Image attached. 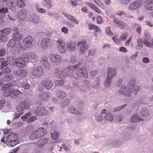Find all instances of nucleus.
Masks as SVG:
<instances>
[{
    "instance_id": "5fc2aeb1",
    "label": "nucleus",
    "mask_w": 153,
    "mask_h": 153,
    "mask_svg": "<svg viewBox=\"0 0 153 153\" xmlns=\"http://www.w3.org/2000/svg\"><path fill=\"white\" fill-rule=\"evenodd\" d=\"M126 104H125L122 105L120 106H119L118 107H117V108H115L113 110V111L114 112H116L117 111H119L123 109L124 108H125V107H126Z\"/></svg>"
},
{
    "instance_id": "13d9d810",
    "label": "nucleus",
    "mask_w": 153,
    "mask_h": 153,
    "mask_svg": "<svg viewBox=\"0 0 153 153\" xmlns=\"http://www.w3.org/2000/svg\"><path fill=\"white\" fill-rule=\"evenodd\" d=\"M9 62V64L11 65H16V59H14L10 58L8 59Z\"/></svg>"
},
{
    "instance_id": "f704fd0d",
    "label": "nucleus",
    "mask_w": 153,
    "mask_h": 153,
    "mask_svg": "<svg viewBox=\"0 0 153 153\" xmlns=\"http://www.w3.org/2000/svg\"><path fill=\"white\" fill-rule=\"evenodd\" d=\"M56 95L59 99H62L66 96V93L61 91H58L57 92Z\"/></svg>"
},
{
    "instance_id": "7ed1b4c3",
    "label": "nucleus",
    "mask_w": 153,
    "mask_h": 153,
    "mask_svg": "<svg viewBox=\"0 0 153 153\" xmlns=\"http://www.w3.org/2000/svg\"><path fill=\"white\" fill-rule=\"evenodd\" d=\"M7 46L8 47L12 48V52L15 55L19 54L21 51L24 49V47L21 43L19 42H16L14 40H10L7 44Z\"/></svg>"
},
{
    "instance_id": "58836bf2",
    "label": "nucleus",
    "mask_w": 153,
    "mask_h": 153,
    "mask_svg": "<svg viewBox=\"0 0 153 153\" xmlns=\"http://www.w3.org/2000/svg\"><path fill=\"white\" fill-rule=\"evenodd\" d=\"M9 39L8 36L0 35V42H7Z\"/></svg>"
},
{
    "instance_id": "79ce46f5",
    "label": "nucleus",
    "mask_w": 153,
    "mask_h": 153,
    "mask_svg": "<svg viewBox=\"0 0 153 153\" xmlns=\"http://www.w3.org/2000/svg\"><path fill=\"white\" fill-rule=\"evenodd\" d=\"M13 78V76L12 75H7L4 77L3 79L4 82H7L11 80Z\"/></svg>"
},
{
    "instance_id": "c756f323",
    "label": "nucleus",
    "mask_w": 153,
    "mask_h": 153,
    "mask_svg": "<svg viewBox=\"0 0 153 153\" xmlns=\"http://www.w3.org/2000/svg\"><path fill=\"white\" fill-rule=\"evenodd\" d=\"M143 119L140 118L137 114L133 115L130 120V121L132 123L138 122L143 121Z\"/></svg>"
},
{
    "instance_id": "c9c22d12",
    "label": "nucleus",
    "mask_w": 153,
    "mask_h": 153,
    "mask_svg": "<svg viewBox=\"0 0 153 153\" xmlns=\"http://www.w3.org/2000/svg\"><path fill=\"white\" fill-rule=\"evenodd\" d=\"M143 47V40L141 39H139L137 40V45L136 46L137 50H140Z\"/></svg>"
},
{
    "instance_id": "864d4df0",
    "label": "nucleus",
    "mask_w": 153,
    "mask_h": 153,
    "mask_svg": "<svg viewBox=\"0 0 153 153\" xmlns=\"http://www.w3.org/2000/svg\"><path fill=\"white\" fill-rule=\"evenodd\" d=\"M135 27L136 28L137 32L138 33V34H141V26L140 24H135Z\"/></svg>"
},
{
    "instance_id": "774afa93",
    "label": "nucleus",
    "mask_w": 153,
    "mask_h": 153,
    "mask_svg": "<svg viewBox=\"0 0 153 153\" xmlns=\"http://www.w3.org/2000/svg\"><path fill=\"white\" fill-rule=\"evenodd\" d=\"M105 33L106 34H108L110 36L112 35V33L111 31V29L109 27H107L105 30Z\"/></svg>"
},
{
    "instance_id": "0eeeda50",
    "label": "nucleus",
    "mask_w": 153,
    "mask_h": 153,
    "mask_svg": "<svg viewBox=\"0 0 153 153\" xmlns=\"http://www.w3.org/2000/svg\"><path fill=\"white\" fill-rule=\"evenodd\" d=\"M31 112L37 115H44L47 114L48 111L43 107L33 106L30 109Z\"/></svg>"
},
{
    "instance_id": "4468645a",
    "label": "nucleus",
    "mask_w": 153,
    "mask_h": 153,
    "mask_svg": "<svg viewBox=\"0 0 153 153\" xmlns=\"http://www.w3.org/2000/svg\"><path fill=\"white\" fill-rule=\"evenodd\" d=\"M142 4L141 1H136L131 3L128 7L129 10L132 11L136 10L139 8Z\"/></svg>"
},
{
    "instance_id": "ea45409f",
    "label": "nucleus",
    "mask_w": 153,
    "mask_h": 153,
    "mask_svg": "<svg viewBox=\"0 0 153 153\" xmlns=\"http://www.w3.org/2000/svg\"><path fill=\"white\" fill-rule=\"evenodd\" d=\"M31 115V114L30 112L27 113L24 115L22 117L21 119L23 120V121H27H27L28 118Z\"/></svg>"
},
{
    "instance_id": "72a5a7b5",
    "label": "nucleus",
    "mask_w": 153,
    "mask_h": 153,
    "mask_svg": "<svg viewBox=\"0 0 153 153\" xmlns=\"http://www.w3.org/2000/svg\"><path fill=\"white\" fill-rule=\"evenodd\" d=\"M11 32V29L10 28H7L0 30V35L3 34L5 36H8Z\"/></svg>"
},
{
    "instance_id": "bb28decb",
    "label": "nucleus",
    "mask_w": 153,
    "mask_h": 153,
    "mask_svg": "<svg viewBox=\"0 0 153 153\" xmlns=\"http://www.w3.org/2000/svg\"><path fill=\"white\" fill-rule=\"evenodd\" d=\"M68 111L70 113L79 115H82V112L77 110L75 108L72 106L69 107L68 108Z\"/></svg>"
},
{
    "instance_id": "e2e57ef3",
    "label": "nucleus",
    "mask_w": 153,
    "mask_h": 153,
    "mask_svg": "<svg viewBox=\"0 0 153 153\" xmlns=\"http://www.w3.org/2000/svg\"><path fill=\"white\" fill-rule=\"evenodd\" d=\"M33 129V126L31 125H30L26 128V130L27 131L30 132L32 131Z\"/></svg>"
},
{
    "instance_id": "473e14b6",
    "label": "nucleus",
    "mask_w": 153,
    "mask_h": 153,
    "mask_svg": "<svg viewBox=\"0 0 153 153\" xmlns=\"http://www.w3.org/2000/svg\"><path fill=\"white\" fill-rule=\"evenodd\" d=\"M7 65V59L0 57V68L2 69Z\"/></svg>"
},
{
    "instance_id": "5701e85b",
    "label": "nucleus",
    "mask_w": 153,
    "mask_h": 153,
    "mask_svg": "<svg viewBox=\"0 0 153 153\" xmlns=\"http://www.w3.org/2000/svg\"><path fill=\"white\" fill-rule=\"evenodd\" d=\"M24 54H26L27 57L28 58V61L29 60H35L37 58L36 53L34 52H25L24 53Z\"/></svg>"
},
{
    "instance_id": "a19ab883",
    "label": "nucleus",
    "mask_w": 153,
    "mask_h": 153,
    "mask_svg": "<svg viewBox=\"0 0 153 153\" xmlns=\"http://www.w3.org/2000/svg\"><path fill=\"white\" fill-rule=\"evenodd\" d=\"M141 115L144 118H146L147 117L149 114L148 111L146 110H142L141 111Z\"/></svg>"
},
{
    "instance_id": "bf43d9fd",
    "label": "nucleus",
    "mask_w": 153,
    "mask_h": 153,
    "mask_svg": "<svg viewBox=\"0 0 153 153\" xmlns=\"http://www.w3.org/2000/svg\"><path fill=\"white\" fill-rule=\"evenodd\" d=\"M95 3L100 7L104 8V6L99 0H94Z\"/></svg>"
},
{
    "instance_id": "423d86ee",
    "label": "nucleus",
    "mask_w": 153,
    "mask_h": 153,
    "mask_svg": "<svg viewBox=\"0 0 153 153\" xmlns=\"http://www.w3.org/2000/svg\"><path fill=\"white\" fill-rule=\"evenodd\" d=\"M26 54L24 53L22 55L21 57H18L16 59V65L18 67H24L25 63L28 62V58Z\"/></svg>"
},
{
    "instance_id": "9b49d317",
    "label": "nucleus",
    "mask_w": 153,
    "mask_h": 153,
    "mask_svg": "<svg viewBox=\"0 0 153 153\" xmlns=\"http://www.w3.org/2000/svg\"><path fill=\"white\" fill-rule=\"evenodd\" d=\"M13 73L18 77L24 78L27 76L28 72L27 70L18 69L14 71Z\"/></svg>"
},
{
    "instance_id": "a18cd8bd",
    "label": "nucleus",
    "mask_w": 153,
    "mask_h": 153,
    "mask_svg": "<svg viewBox=\"0 0 153 153\" xmlns=\"http://www.w3.org/2000/svg\"><path fill=\"white\" fill-rule=\"evenodd\" d=\"M62 14L68 20L70 21H72L74 17L73 16L69 14H68L66 13L63 12L62 13Z\"/></svg>"
},
{
    "instance_id": "39448f33",
    "label": "nucleus",
    "mask_w": 153,
    "mask_h": 153,
    "mask_svg": "<svg viewBox=\"0 0 153 153\" xmlns=\"http://www.w3.org/2000/svg\"><path fill=\"white\" fill-rule=\"evenodd\" d=\"M6 141L8 145L10 147H13L19 143L16 135L13 133H10L7 136Z\"/></svg>"
},
{
    "instance_id": "20e7f679",
    "label": "nucleus",
    "mask_w": 153,
    "mask_h": 153,
    "mask_svg": "<svg viewBox=\"0 0 153 153\" xmlns=\"http://www.w3.org/2000/svg\"><path fill=\"white\" fill-rule=\"evenodd\" d=\"M46 134V130L42 127H40L35 129L30 135V139L34 140L43 137Z\"/></svg>"
},
{
    "instance_id": "4be33fe9",
    "label": "nucleus",
    "mask_w": 153,
    "mask_h": 153,
    "mask_svg": "<svg viewBox=\"0 0 153 153\" xmlns=\"http://www.w3.org/2000/svg\"><path fill=\"white\" fill-rule=\"evenodd\" d=\"M116 72L114 68L111 67L108 68L107 76L108 79H112L116 75Z\"/></svg>"
},
{
    "instance_id": "49530a36",
    "label": "nucleus",
    "mask_w": 153,
    "mask_h": 153,
    "mask_svg": "<svg viewBox=\"0 0 153 153\" xmlns=\"http://www.w3.org/2000/svg\"><path fill=\"white\" fill-rule=\"evenodd\" d=\"M131 0H120V2L123 6H126L128 5Z\"/></svg>"
},
{
    "instance_id": "8fccbe9b",
    "label": "nucleus",
    "mask_w": 153,
    "mask_h": 153,
    "mask_svg": "<svg viewBox=\"0 0 153 153\" xmlns=\"http://www.w3.org/2000/svg\"><path fill=\"white\" fill-rule=\"evenodd\" d=\"M44 1L46 4L45 7L49 9L51 8L52 7V5L50 0H46Z\"/></svg>"
},
{
    "instance_id": "cd10ccee",
    "label": "nucleus",
    "mask_w": 153,
    "mask_h": 153,
    "mask_svg": "<svg viewBox=\"0 0 153 153\" xmlns=\"http://www.w3.org/2000/svg\"><path fill=\"white\" fill-rule=\"evenodd\" d=\"M23 36L18 31L13 33L12 35V39L15 41H19L23 38Z\"/></svg>"
},
{
    "instance_id": "a211bd4d",
    "label": "nucleus",
    "mask_w": 153,
    "mask_h": 153,
    "mask_svg": "<svg viewBox=\"0 0 153 153\" xmlns=\"http://www.w3.org/2000/svg\"><path fill=\"white\" fill-rule=\"evenodd\" d=\"M119 93L127 97L131 96L129 90H128L125 85H122L120 89L118 90Z\"/></svg>"
},
{
    "instance_id": "09e8293b",
    "label": "nucleus",
    "mask_w": 153,
    "mask_h": 153,
    "mask_svg": "<svg viewBox=\"0 0 153 153\" xmlns=\"http://www.w3.org/2000/svg\"><path fill=\"white\" fill-rule=\"evenodd\" d=\"M23 102L24 103V106L26 109H28L31 105V102L29 100H25L24 102Z\"/></svg>"
},
{
    "instance_id": "aec40b11",
    "label": "nucleus",
    "mask_w": 153,
    "mask_h": 153,
    "mask_svg": "<svg viewBox=\"0 0 153 153\" xmlns=\"http://www.w3.org/2000/svg\"><path fill=\"white\" fill-rule=\"evenodd\" d=\"M28 19L30 22L35 24H37L39 22V18L37 14H34L29 16Z\"/></svg>"
},
{
    "instance_id": "4d7b16f0",
    "label": "nucleus",
    "mask_w": 153,
    "mask_h": 153,
    "mask_svg": "<svg viewBox=\"0 0 153 153\" xmlns=\"http://www.w3.org/2000/svg\"><path fill=\"white\" fill-rule=\"evenodd\" d=\"M63 83V81L62 79L59 80H56L54 82V83L56 85H62Z\"/></svg>"
},
{
    "instance_id": "0e129e2a",
    "label": "nucleus",
    "mask_w": 153,
    "mask_h": 153,
    "mask_svg": "<svg viewBox=\"0 0 153 153\" xmlns=\"http://www.w3.org/2000/svg\"><path fill=\"white\" fill-rule=\"evenodd\" d=\"M95 118L96 120L99 121H101L103 118V115L102 114H100L96 116L95 115Z\"/></svg>"
},
{
    "instance_id": "052dcab7",
    "label": "nucleus",
    "mask_w": 153,
    "mask_h": 153,
    "mask_svg": "<svg viewBox=\"0 0 153 153\" xmlns=\"http://www.w3.org/2000/svg\"><path fill=\"white\" fill-rule=\"evenodd\" d=\"M5 100L4 99L0 100V110L1 109L5 106Z\"/></svg>"
},
{
    "instance_id": "de8ad7c7",
    "label": "nucleus",
    "mask_w": 153,
    "mask_h": 153,
    "mask_svg": "<svg viewBox=\"0 0 153 153\" xmlns=\"http://www.w3.org/2000/svg\"><path fill=\"white\" fill-rule=\"evenodd\" d=\"M105 118L107 120L109 121H112L113 119V115L111 114H107L105 117Z\"/></svg>"
},
{
    "instance_id": "338daca9",
    "label": "nucleus",
    "mask_w": 153,
    "mask_h": 153,
    "mask_svg": "<svg viewBox=\"0 0 153 153\" xmlns=\"http://www.w3.org/2000/svg\"><path fill=\"white\" fill-rule=\"evenodd\" d=\"M112 39L115 43L119 45L120 43V41L117 39L116 36H114L112 37Z\"/></svg>"
},
{
    "instance_id": "6e6d98bb",
    "label": "nucleus",
    "mask_w": 153,
    "mask_h": 153,
    "mask_svg": "<svg viewBox=\"0 0 153 153\" xmlns=\"http://www.w3.org/2000/svg\"><path fill=\"white\" fill-rule=\"evenodd\" d=\"M36 117L34 116L30 117L27 121V123H32L34 121L36 120Z\"/></svg>"
},
{
    "instance_id": "e433bc0d",
    "label": "nucleus",
    "mask_w": 153,
    "mask_h": 153,
    "mask_svg": "<svg viewBox=\"0 0 153 153\" xmlns=\"http://www.w3.org/2000/svg\"><path fill=\"white\" fill-rule=\"evenodd\" d=\"M51 135L52 139L56 140L59 137V134L56 131H54L51 133Z\"/></svg>"
},
{
    "instance_id": "f3484780",
    "label": "nucleus",
    "mask_w": 153,
    "mask_h": 153,
    "mask_svg": "<svg viewBox=\"0 0 153 153\" xmlns=\"http://www.w3.org/2000/svg\"><path fill=\"white\" fill-rule=\"evenodd\" d=\"M48 142V138L47 137L42 138L39 140L36 144L38 148H41L47 144Z\"/></svg>"
},
{
    "instance_id": "393cba45",
    "label": "nucleus",
    "mask_w": 153,
    "mask_h": 153,
    "mask_svg": "<svg viewBox=\"0 0 153 153\" xmlns=\"http://www.w3.org/2000/svg\"><path fill=\"white\" fill-rule=\"evenodd\" d=\"M26 109L24 106V103L23 102H20L17 106L16 110L17 112L22 114L24 113V111Z\"/></svg>"
},
{
    "instance_id": "b1692460",
    "label": "nucleus",
    "mask_w": 153,
    "mask_h": 153,
    "mask_svg": "<svg viewBox=\"0 0 153 153\" xmlns=\"http://www.w3.org/2000/svg\"><path fill=\"white\" fill-rule=\"evenodd\" d=\"M42 86L46 89H48L51 88L53 85V82L50 79L43 80L41 82Z\"/></svg>"
},
{
    "instance_id": "2eb2a0df",
    "label": "nucleus",
    "mask_w": 153,
    "mask_h": 153,
    "mask_svg": "<svg viewBox=\"0 0 153 153\" xmlns=\"http://www.w3.org/2000/svg\"><path fill=\"white\" fill-rule=\"evenodd\" d=\"M77 45L80 48L79 51L80 53H83L87 51V46L85 41L78 42Z\"/></svg>"
},
{
    "instance_id": "7c9ffc66",
    "label": "nucleus",
    "mask_w": 153,
    "mask_h": 153,
    "mask_svg": "<svg viewBox=\"0 0 153 153\" xmlns=\"http://www.w3.org/2000/svg\"><path fill=\"white\" fill-rule=\"evenodd\" d=\"M50 97L48 94L46 92L41 93L39 95V98L42 101L48 100Z\"/></svg>"
},
{
    "instance_id": "6ab92c4d",
    "label": "nucleus",
    "mask_w": 153,
    "mask_h": 153,
    "mask_svg": "<svg viewBox=\"0 0 153 153\" xmlns=\"http://www.w3.org/2000/svg\"><path fill=\"white\" fill-rule=\"evenodd\" d=\"M41 62L43 66L45 69H47L50 68L51 65L48 61V58L46 56H44L41 59Z\"/></svg>"
},
{
    "instance_id": "37998d69",
    "label": "nucleus",
    "mask_w": 153,
    "mask_h": 153,
    "mask_svg": "<svg viewBox=\"0 0 153 153\" xmlns=\"http://www.w3.org/2000/svg\"><path fill=\"white\" fill-rule=\"evenodd\" d=\"M3 4H0V13H2V14H5L7 12L8 9L7 8H5L3 7Z\"/></svg>"
},
{
    "instance_id": "412c9836",
    "label": "nucleus",
    "mask_w": 153,
    "mask_h": 153,
    "mask_svg": "<svg viewBox=\"0 0 153 153\" xmlns=\"http://www.w3.org/2000/svg\"><path fill=\"white\" fill-rule=\"evenodd\" d=\"M129 89V92L131 93H132L135 94H136L137 92L139 91L140 89V87L138 86H134L133 84H129L128 86V88Z\"/></svg>"
},
{
    "instance_id": "f8f14e48",
    "label": "nucleus",
    "mask_w": 153,
    "mask_h": 153,
    "mask_svg": "<svg viewBox=\"0 0 153 153\" xmlns=\"http://www.w3.org/2000/svg\"><path fill=\"white\" fill-rule=\"evenodd\" d=\"M49 59L51 62L56 65L59 64L61 61L60 56L56 54L50 55Z\"/></svg>"
},
{
    "instance_id": "9d476101",
    "label": "nucleus",
    "mask_w": 153,
    "mask_h": 153,
    "mask_svg": "<svg viewBox=\"0 0 153 153\" xmlns=\"http://www.w3.org/2000/svg\"><path fill=\"white\" fill-rule=\"evenodd\" d=\"M56 42L57 48L58 51L61 53H64L66 51L65 43L64 41L61 39L55 40Z\"/></svg>"
},
{
    "instance_id": "1a4fd4ad",
    "label": "nucleus",
    "mask_w": 153,
    "mask_h": 153,
    "mask_svg": "<svg viewBox=\"0 0 153 153\" xmlns=\"http://www.w3.org/2000/svg\"><path fill=\"white\" fill-rule=\"evenodd\" d=\"M51 39L49 38H43L38 43V45L42 49H47L51 46Z\"/></svg>"
},
{
    "instance_id": "f03ea898",
    "label": "nucleus",
    "mask_w": 153,
    "mask_h": 153,
    "mask_svg": "<svg viewBox=\"0 0 153 153\" xmlns=\"http://www.w3.org/2000/svg\"><path fill=\"white\" fill-rule=\"evenodd\" d=\"M13 86V84L9 83L4 85L1 88V90L4 91L3 94L5 97L10 96L12 98H15L19 95L22 94V93L19 90H15L13 89L9 88L12 87Z\"/></svg>"
},
{
    "instance_id": "4c0bfd02",
    "label": "nucleus",
    "mask_w": 153,
    "mask_h": 153,
    "mask_svg": "<svg viewBox=\"0 0 153 153\" xmlns=\"http://www.w3.org/2000/svg\"><path fill=\"white\" fill-rule=\"evenodd\" d=\"M16 4L18 7H24L25 5V0H17Z\"/></svg>"
},
{
    "instance_id": "c03bdc74",
    "label": "nucleus",
    "mask_w": 153,
    "mask_h": 153,
    "mask_svg": "<svg viewBox=\"0 0 153 153\" xmlns=\"http://www.w3.org/2000/svg\"><path fill=\"white\" fill-rule=\"evenodd\" d=\"M35 8L36 10L39 13H43L46 12V11L45 9L39 8L38 4H36V6Z\"/></svg>"
},
{
    "instance_id": "680f3d73",
    "label": "nucleus",
    "mask_w": 153,
    "mask_h": 153,
    "mask_svg": "<svg viewBox=\"0 0 153 153\" xmlns=\"http://www.w3.org/2000/svg\"><path fill=\"white\" fill-rule=\"evenodd\" d=\"M70 101L68 99H67L65 100L62 104V106L63 107L67 106L69 103Z\"/></svg>"
},
{
    "instance_id": "2f4dec72",
    "label": "nucleus",
    "mask_w": 153,
    "mask_h": 153,
    "mask_svg": "<svg viewBox=\"0 0 153 153\" xmlns=\"http://www.w3.org/2000/svg\"><path fill=\"white\" fill-rule=\"evenodd\" d=\"M86 4L87 5L89 6L91 8L94 10L97 13L99 14H101L102 13L101 10L93 4L88 2H86Z\"/></svg>"
},
{
    "instance_id": "ddd939ff",
    "label": "nucleus",
    "mask_w": 153,
    "mask_h": 153,
    "mask_svg": "<svg viewBox=\"0 0 153 153\" xmlns=\"http://www.w3.org/2000/svg\"><path fill=\"white\" fill-rule=\"evenodd\" d=\"M33 41L32 37L30 36H28L23 39L22 43L25 47L28 48L31 46Z\"/></svg>"
},
{
    "instance_id": "a878e982",
    "label": "nucleus",
    "mask_w": 153,
    "mask_h": 153,
    "mask_svg": "<svg viewBox=\"0 0 153 153\" xmlns=\"http://www.w3.org/2000/svg\"><path fill=\"white\" fill-rule=\"evenodd\" d=\"M66 46L67 50L70 51H74L76 49L75 44L71 42H66Z\"/></svg>"
},
{
    "instance_id": "603ef678",
    "label": "nucleus",
    "mask_w": 153,
    "mask_h": 153,
    "mask_svg": "<svg viewBox=\"0 0 153 153\" xmlns=\"http://www.w3.org/2000/svg\"><path fill=\"white\" fill-rule=\"evenodd\" d=\"M111 79H108V78L107 77L104 83V85L105 87H108L110 85L111 83Z\"/></svg>"
},
{
    "instance_id": "69168bd1",
    "label": "nucleus",
    "mask_w": 153,
    "mask_h": 153,
    "mask_svg": "<svg viewBox=\"0 0 153 153\" xmlns=\"http://www.w3.org/2000/svg\"><path fill=\"white\" fill-rule=\"evenodd\" d=\"M127 37V34L125 33L120 37V39L121 41L125 40Z\"/></svg>"
},
{
    "instance_id": "c85d7f7f",
    "label": "nucleus",
    "mask_w": 153,
    "mask_h": 153,
    "mask_svg": "<svg viewBox=\"0 0 153 153\" xmlns=\"http://www.w3.org/2000/svg\"><path fill=\"white\" fill-rule=\"evenodd\" d=\"M145 6L147 10H152L153 9L152 0H146L145 3Z\"/></svg>"
},
{
    "instance_id": "dca6fc26",
    "label": "nucleus",
    "mask_w": 153,
    "mask_h": 153,
    "mask_svg": "<svg viewBox=\"0 0 153 153\" xmlns=\"http://www.w3.org/2000/svg\"><path fill=\"white\" fill-rule=\"evenodd\" d=\"M17 16L19 21H23L26 18L27 14L26 11L22 9L19 11L17 14Z\"/></svg>"
},
{
    "instance_id": "f257e3e1",
    "label": "nucleus",
    "mask_w": 153,
    "mask_h": 153,
    "mask_svg": "<svg viewBox=\"0 0 153 153\" xmlns=\"http://www.w3.org/2000/svg\"><path fill=\"white\" fill-rule=\"evenodd\" d=\"M80 63L75 66H71L65 68H56L55 70L56 76L58 79H62L66 76L71 75L73 71L76 70V74L78 78L83 76L87 73L86 69L85 67H80Z\"/></svg>"
},
{
    "instance_id": "3c124183",
    "label": "nucleus",
    "mask_w": 153,
    "mask_h": 153,
    "mask_svg": "<svg viewBox=\"0 0 153 153\" xmlns=\"http://www.w3.org/2000/svg\"><path fill=\"white\" fill-rule=\"evenodd\" d=\"M30 84L26 83H22L21 85V86L22 88H24L26 90L29 89L30 88Z\"/></svg>"
},
{
    "instance_id": "6e6552de",
    "label": "nucleus",
    "mask_w": 153,
    "mask_h": 153,
    "mask_svg": "<svg viewBox=\"0 0 153 153\" xmlns=\"http://www.w3.org/2000/svg\"><path fill=\"white\" fill-rule=\"evenodd\" d=\"M44 73L42 67L39 66L31 68V74L34 76L39 77L42 76Z\"/></svg>"
}]
</instances>
